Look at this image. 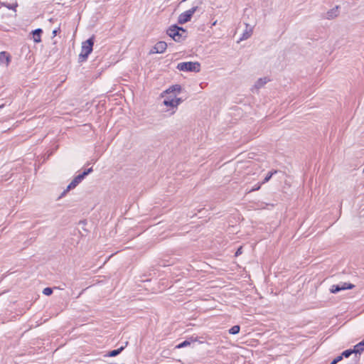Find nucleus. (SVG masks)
Returning a JSON list of instances; mask_svg holds the SVG:
<instances>
[{
    "label": "nucleus",
    "instance_id": "obj_7",
    "mask_svg": "<svg viewBox=\"0 0 364 364\" xmlns=\"http://www.w3.org/2000/svg\"><path fill=\"white\" fill-rule=\"evenodd\" d=\"M270 80L267 77H261L259 78L252 86L251 90L255 92V91H258L260 88L263 87Z\"/></svg>",
    "mask_w": 364,
    "mask_h": 364
},
{
    "label": "nucleus",
    "instance_id": "obj_11",
    "mask_svg": "<svg viewBox=\"0 0 364 364\" xmlns=\"http://www.w3.org/2000/svg\"><path fill=\"white\" fill-rule=\"evenodd\" d=\"M181 91V87L180 85H174L171 86L169 88H168L166 90H165L162 94L161 96L164 97L165 94H171V93H180Z\"/></svg>",
    "mask_w": 364,
    "mask_h": 364
},
{
    "label": "nucleus",
    "instance_id": "obj_14",
    "mask_svg": "<svg viewBox=\"0 0 364 364\" xmlns=\"http://www.w3.org/2000/svg\"><path fill=\"white\" fill-rule=\"evenodd\" d=\"M42 33V30L41 28H38V29H36L35 31H33V41L36 42V43H39L41 42V34Z\"/></svg>",
    "mask_w": 364,
    "mask_h": 364
},
{
    "label": "nucleus",
    "instance_id": "obj_8",
    "mask_svg": "<svg viewBox=\"0 0 364 364\" xmlns=\"http://www.w3.org/2000/svg\"><path fill=\"white\" fill-rule=\"evenodd\" d=\"M353 287V284L343 283L342 284H338V285H333L330 289L331 292L333 294H336L341 290H345V289H351Z\"/></svg>",
    "mask_w": 364,
    "mask_h": 364
},
{
    "label": "nucleus",
    "instance_id": "obj_24",
    "mask_svg": "<svg viewBox=\"0 0 364 364\" xmlns=\"http://www.w3.org/2000/svg\"><path fill=\"white\" fill-rule=\"evenodd\" d=\"M342 355L340 356H338L336 358H335V360H337V363L342 360Z\"/></svg>",
    "mask_w": 364,
    "mask_h": 364
},
{
    "label": "nucleus",
    "instance_id": "obj_28",
    "mask_svg": "<svg viewBox=\"0 0 364 364\" xmlns=\"http://www.w3.org/2000/svg\"><path fill=\"white\" fill-rule=\"evenodd\" d=\"M3 107H4V105H0V109H1V108H2Z\"/></svg>",
    "mask_w": 364,
    "mask_h": 364
},
{
    "label": "nucleus",
    "instance_id": "obj_18",
    "mask_svg": "<svg viewBox=\"0 0 364 364\" xmlns=\"http://www.w3.org/2000/svg\"><path fill=\"white\" fill-rule=\"evenodd\" d=\"M122 350H123L122 347L119 349H117V350H113L109 353V355L111 357H114V356L117 355Z\"/></svg>",
    "mask_w": 364,
    "mask_h": 364
},
{
    "label": "nucleus",
    "instance_id": "obj_23",
    "mask_svg": "<svg viewBox=\"0 0 364 364\" xmlns=\"http://www.w3.org/2000/svg\"><path fill=\"white\" fill-rule=\"evenodd\" d=\"M242 253V247H240V248H238V250H237L236 253H235V255L237 256L239 255L240 254Z\"/></svg>",
    "mask_w": 364,
    "mask_h": 364
},
{
    "label": "nucleus",
    "instance_id": "obj_5",
    "mask_svg": "<svg viewBox=\"0 0 364 364\" xmlns=\"http://www.w3.org/2000/svg\"><path fill=\"white\" fill-rule=\"evenodd\" d=\"M198 6H193L189 10L181 14L178 16V22L180 24H183L191 21L194 13L198 10Z\"/></svg>",
    "mask_w": 364,
    "mask_h": 364
},
{
    "label": "nucleus",
    "instance_id": "obj_21",
    "mask_svg": "<svg viewBox=\"0 0 364 364\" xmlns=\"http://www.w3.org/2000/svg\"><path fill=\"white\" fill-rule=\"evenodd\" d=\"M353 353H354L353 350H346L343 352L342 355L346 357V358H348V357H349Z\"/></svg>",
    "mask_w": 364,
    "mask_h": 364
},
{
    "label": "nucleus",
    "instance_id": "obj_27",
    "mask_svg": "<svg viewBox=\"0 0 364 364\" xmlns=\"http://www.w3.org/2000/svg\"><path fill=\"white\" fill-rule=\"evenodd\" d=\"M216 23H217V21H214V22L213 23V26H215V25H216Z\"/></svg>",
    "mask_w": 364,
    "mask_h": 364
},
{
    "label": "nucleus",
    "instance_id": "obj_13",
    "mask_svg": "<svg viewBox=\"0 0 364 364\" xmlns=\"http://www.w3.org/2000/svg\"><path fill=\"white\" fill-rule=\"evenodd\" d=\"M10 56L6 52L0 53V63H4L6 66H8L10 63Z\"/></svg>",
    "mask_w": 364,
    "mask_h": 364
},
{
    "label": "nucleus",
    "instance_id": "obj_3",
    "mask_svg": "<svg viewBox=\"0 0 364 364\" xmlns=\"http://www.w3.org/2000/svg\"><path fill=\"white\" fill-rule=\"evenodd\" d=\"M185 30L182 28L177 26H172L168 29L167 34L175 41L179 42L183 39V34L185 33Z\"/></svg>",
    "mask_w": 364,
    "mask_h": 364
},
{
    "label": "nucleus",
    "instance_id": "obj_4",
    "mask_svg": "<svg viewBox=\"0 0 364 364\" xmlns=\"http://www.w3.org/2000/svg\"><path fill=\"white\" fill-rule=\"evenodd\" d=\"M92 171V168H90L87 170L85 171L82 173L75 176L74 179L67 186V188L64 191L63 195H64L66 192L69 191L70 190L75 188L83 180V178Z\"/></svg>",
    "mask_w": 364,
    "mask_h": 364
},
{
    "label": "nucleus",
    "instance_id": "obj_10",
    "mask_svg": "<svg viewBox=\"0 0 364 364\" xmlns=\"http://www.w3.org/2000/svg\"><path fill=\"white\" fill-rule=\"evenodd\" d=\"M339 15V6H336L334 8L328 11L326 14L325 18L328 20L334 19Z\"/></svg>",
    "mask_w": 364,
    "mask_h": 364
},
{
    "label": "nucleus",
    "instance_id": "obj_19",
    "mask_svg": "<svg viewBox=\"0 0 364 364\" xmlns=\"http://www.w3.org/2000/svg\"><path fill=\"white\" fill-rule=\"evenodd\" d=\"M277 171L269 172L267 176L264 178L263 182L262 183H265L269 181L274 173H276Z\"/></svg>",
    "mask_w": 364,
    "mask_h": 364
},
{
    "label": "nucleus",
    "instance_id": "obj_2",
    "mask_svg": "<svg viewBox=\"0 0 364 364\" xmlns=\"http://www.w3.org/2000/svg\"><path fill=\"white\" fill-rule=\"evenodd\" d=\"M177 69L181 71L198 73L200 70V64L198 62H183L177 65Z\"/></svg>",
    "mask_w": 364,
    "mask_h": 364
},
{
    "label": "nucleus",
    "instance_id": "obj_12",
    "mask_svg": "<svg viewBox=\"0 0 364 364\" xmlns=\"http://www.w3.org/2000/svg\"><path fill=\"white\" fill-rule=\"evenodd\" d=\"M253 33V28L250 26L248 24H246V28L244 31L242 37L240 38V41H245L248 39Z\"/></svg>",
    "mask_w": 364,
    "mask_h": 364
},
{
    "label": "nucleus",
    "instance_id": "obj_17",
    "mask_svg": "<svg viewBox=\"0 0 364 364\" xmlns=\"http://www.w3.org/2000/svg\"><path fill=\"white\" fill-rule=\"evenodd\" d=\"M240 326H237V325H235V326H233L230 330H229V333L230 334H237L240 332Z\"/></svg>",
    "mask_w": 364,
    "mask_h": 364
},
{
    "label": "nucleus",
    "instance_id": "obj_22",
    "mask_svg": "<svg viewBox=\"0 0 364 364\" xmlns=\"http://www.w3.org/2000/svg\"><path fill=\"white\" fill-rule=\"evenodd\" d=\"M261 184L262 183H258L257 185H256L253 188L249 190V192H252V191H257L261 187Z\"/></svg>",
    "mask_w": 364,
    "mask_h": 364
},
{
    "label": "nucleus",
    "instance_id": "obj_1",
    "mask_svg": "<svg viewBox=\"0 0 364 364\" xmlns=\"http://www.w3.org/2000/svg\"><path fill=\"white\" fill-rule=\"evenodd\" d=\"M94 42L92 38L84 41L82 43L81 52L79 55V59L80 61H85L88 57L89 54L92 51V46Z\"/></svg>",
    "mask_w": 364,
    "mask_h": 364
},
{
    "label": "nucleus",
    "instance_id": "obj_6",
    "mask_svg": "<svg viewBox=\"0 0 364 364\" xmlns=\"http://www.w3.org/2000/svg\"><path fill=\"white\" fill-rule=\"evenodd\" d=\"M182 102L181 98L176 97L175 95L168 97L164 100V105L167 107L176 108Z\"/></svg>",
    "mask_w": 364,
    "mask_h": 364
},
{
    "label": "nucleus",
    "instance_id": "obj_16",
    "mask_svg": "<svg viewBox=\"0 0 364 364\" xmlns=\"http://www.w3.org/2000/svg\"><path fill=\"white\" fill-rule=\"evenodd\" d=\"M3 5L4 6H6V8H8L9 9H11L14 11H16V7L18 6V4L16 2H15L12 4H7L6 2H3Z\"/></svg>",
    "mask_w": 364,
    "mask_h": 364
},
{
    "label": "nucleus",
    "instance_id": "obj_20",
    "mask_svg": "<svg viewBox=\"0 0 364 364\" xmlns=\"http://www.w3.org/2000/svg\"><path fill=\"white\" fill-rule=\"evenodd\" d=\"M43 293L46 296H50L53 293V290L50 287H46L43 289Z\"/></svg>",
    "mask_w": 364,
    "mask_h": 364
},
{
    "label": "nucleus",
    "instance_id": "obj_25",
    "mask_svg": "<svg viewBox=\"0 0 364 364\" xmlns=\"http://www.w3.org/2000/svg\"><path fill=\"white\" fill-rule=\"evenodd\" d=\"M53 36H56V34H57V31H56V30H54V31H53Z\"/></svg>",
    "mask_w": 364,
    "mask_h": 364
},
{
    "label": "nucleus",
    "instance_id": "obj_15",
    "mask_svg": "<svg viewBox=\"0 0 364 364\" xmlns=\"http://www.w3.org/2000/svg\"><path fill=\"white\" fill-rule=\"evenodd\" d=\"M194 341H196V339H192L191 341L186 340L182 343H181L180 344L177 345L176 346V348H182L191 345V342H194Z\"/></svg>",
    "mask_w": 364,
    "mask_h": 364
},
{
    "label": "nucleus",
    "instance_id": "obj_9",
    "mask_svg": "<svg viewBox=\"0 0 364 364\" xmlns=\"http://www.w3.org/2000/svg\"><path fill=\"white\" fill-rule=\"evenodd\" d=\"M167 48V44L164 41H159L156 43L152 50L151 53H163Z\"/></svg>",
    "mask_w": 364,
    "mask_h": 364
},
{
    "label": "nucleus",
    "instance_id": "obj_26",
    "mask_svg": "<svg viewBox=\"0 0 364 364\" xmlns=\"http://www.w3.org/2000/svg\"><path fill=\"white\" fill-rule=\"evenodd\" d=\"M336 363H337V360H333L331 362V364H336Z\"/></svg>",
    "mask_w": 364,
    "mask_h": 364
}]
</instances>
